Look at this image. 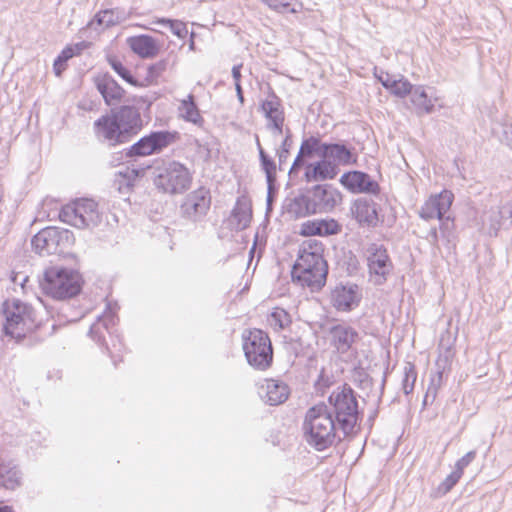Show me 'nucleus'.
<instances>
[{
  "mask_svg": "<svg viewBox=\"0 0 512 512\" xmlns=\"http://www.w3.org/2000/svg\"><path fill=\"white\" fill-rule=\"evenodd\" d=\"M2 312L5 316L3 332L6 336L23 339L26 333L38 327L36 311L32 305L13 298L2 303Z\"/></svg>",
  "mask_w": 512,
  "mask_h": 512,
  "instance_id": "5",
  "label": "nucleus"
},
{
  "mask_svg": "<svg viewBox=\"0 0 512 512\" xmlns=\"http://www.w3.org/2000/svg\"><path fill=\"white\" fill-rule=\"evenodd\" d=\"M260 110L267 120V123L276 119H285L284 108L281 99L271 90L268 97L260 104Z\"/></svg>",
  "mask_w": 512,
  "mask_h": 512,
  "instance_id": "27",
  "label": "nucleus"
},
{
  "mask_svg": "<svg viewBox=\"0 0 512 512\" xmlns=\"http://www.w3.org/2000/svg\"><path fill=\"white\" fill-rule=\"evenodd\" d=\"M270 327L278 332L286 329L292 323L291 315L281 307H275L267 317Z\"/></svg>",
  "mask_w": 512,
  "mask_h": 512,
  "instance_id": "34",
  "label": "nucleus"
},
{
  "mask_svg": "<svg viewBox=\"0 0 512 512\" xmlns=\"http://www.w3.org/2000/svg\"><path fill=\"white\" fill-rule=\"evenodd\" d=\"M499 210L502 212V218L512 219V200L504 204Z\"/></svg>",
  "mask_w": 512,
  "mask_h": 512,
  "instance_id": "60",
  "label": "nucleus"
},
{
  "mask_svg": "<svg viewBox=\"0 0 512 512\" xmlns=\"http://www.w3.org/2000/svg\"><path fill=\"white\" fill-rule=\"evenodd\" d=\"M476 451L472 450L467 452L455 464V471L463 475L464 469L475 459Z\"/></svg>",
  "mask_w": 512,
  "mask_h": 512,
  "instance_id": "50",
  "label": "nucleus"
},
{
  "mask_svg": "<svg viewBox=\"0 0 512 512\" xmlns=\"http://www.w3.org/2000/svg\"><path fill=\"white\" fill-rule=\"evenodd\" d=\"M114 324V317L98 316L97 320L90 326L88 335L99 345H105V349L109 352V347L105 343L104 331L110 333V325Z\"/></svg>",
  "mask_w": 512,
  "mask_h": 512,
  "instance_id": "30",
  "label": "nucleus"
},
{
  "mask_svg": "<svg viewBox=\"0 0 512 512\" xmlns=\"http://www.w3.org/2000/svg\"><path fill=\"white\" fill-rule=\"evenodd\" d=\"M417 379L416 367L413 363L407 362L404 367V378L402 380V389L406 395L413 392Z\"/></svg>",
  "mask_w": 512,
  "mask_h": 512,
  "instance_id": "41",
  "label": "nucleus"
},
{
  "mask_svg": "<svg viewBox=\"0 0 512 512\" xmlns=\"http://www.w3.org/2000/svg\"><path fill=\"white\" fill-rule=\"evenodd\" d=\"M109 13L107 11H99L95 14L92 20H90L87 24V28H93V26L96 24L97 26L105 28V22L104 18H106V15Z\"/></svg>",
  "mask_w": 512,
  "mask_h": 512,
  "instance_id": "54",
  "label": "nucleus"
},
{
  "mask_svg": "<svg viewBox=\"0 0 512 512\" xmlns=\"http://www.w3.org/2000/svg\"><path fill=\"white\" fill-rule=\"evenodd\" d=\"M22 484V473L12 461H0V486L15 490Z\"/></svg>",
  "mask_w": 512,
  "mask_h": 512,
  "instance_id": "25",
  "label": "nucleus"
},
{
  "mask_svg": "<svg viewBox=\"0 0 512 512\" xmlns=\"http://www.w3.org/2000/svg\"><path fill=\"white\" fill-rule=\"evenodd\" d=\"M299 250H305V253L307 254H317V255H323L324 247L323 244L317 240H306L303 242V244L300 246Z\"/></svg>",
  "mask_w": 512,
  "mask_h": 512,
  "instance_id": "48",
  "label": "nucleus"
},
{
  "mask_svg": "<svg viewBox=\"0 0 512 512\" xmlns=\"http://www.w3.org/2000/svg\"><path fill=\"white\" fill-rule=\"evenodd\" d=\"M284 122L285 119H276L273 120V122L266 123V128L270 130L274 136L282 135L283 133H285Z\"/></svg>",
  "mask_w": 512,
  "mask_h": 512,
  "instance_id": "53",
  "label": "nucleus"
},
{
  "mask_svg": "<svg viewBox=\"0 0 512 512\" xmlns=\"http://www.w3.org/2000/svg\"><path fill=\"white\" fill-rule=\"evenodd\" d=\"M0 512H16L12 506L0 505Z\"/></svg>",
  "mask_w": 512,
  "mask_h": 512,
  "instance_id": "64",
  "label": "nucleus"
},
{
  "mask_svg": "<svg viewBox=\"0 0 512 512\" xmlns=\"http://www.w3.org/2000/svg\"><path fill=\"white\" fill-rule=\"evenodd\" d=\"M93 83L110 111L93 123L96 139L108 147L131 142L143 129L144 121L137 104L145 103L149 109L155 98L134 96L126 99L127 104L119 105L125 97V90L108 72L93 77Z\"/></svg>",
  "mask_w": 512,
  "mask_h": 512,
  "instance_id": "1",
  "label": "nucleus"
},
{
  "mask_svg": "<svg viewBox=\"0 0 512 512\" xmlns=\"http://www.w3.org/2000/svg\"><path fill=\"white\" fill-rule=\"evenodd\" d=\"M72 58L70 48H64L55 58L53 63V71L57 77H60L67 68V62Z\"/></svg>",
  "mask_w": 512,
  "mask_h": 512,
  "instance_id": "44",
  "label": "nucleus"
},
{
  "mask_svg": "<svg viewBox=\"0 0 512 512\" xmlns=\"http://www.w3.org/2000/svg\"><path fill=\"white\" fill-rule=\"evenodd\" d=\"M243 351L249 365L264 371L273 362V347L269 335L261 329L245 330L242 334Z\"/></svg>",
  "mask_w": 512,
  "mask_h": 512,
  "instance_id": "8",
  "label": "nucleus"
},
{
  "mask_svg": "<svg viewBox=\"0 0 512 512\" xmlns=\"http://www.w3.org/2000/svg\"><path fill=\"white\" fill-rule=\"evenodd\" d=\"M293 134L290 128L285 129V137L279 146V148L276 150V155L278 157V168L279 170H283L284 164L287 162L289 155H290V149L293 144L292 140Z\"/></svg>",
  "mask_w": 512,
  "mask_h": 512,
  "instance_id": "38",
  "label": "nucleus"
},
{
  "mask_svg": "<svg viewBox=\"0 0 512 512\" xmlns=\"http://www.w3.org/2000/svg\"><path fill=\"white\" fill-rule=\"evenodd\" d=\"M167 65L168 61L166 59H161L153 64H150L147 67L146 77L141 83L145 84V87L155 83L161 74L166 70Z\"/></svg>",
  "mask_w": 512,
  "mask_h": 512,
  "instance_id": "40",
  "label": "nucleus"
},
{
  "mask_svg": "<svg viewBox=\"0 0 512 512\" xmlns=\"http://www.w3.org/2000/svg\"><path fill=\"white\" fill-rule=\"evenodd\" d=\"M502 212L499 207L491 208L489 211L484 212L481 217L483 226H488V234L496 237L501 228Z\"/></svg>",
  "mask_w": 512,
  "mask_h": 512,
  "instance_id": "36",
  "label": "nucleus"
},
{
  "mask_svg": "<svg viewBox=\"0 0 512 512\" xmlns=\"http://www.w3.org/2000/svg\"><path fill=\"white\" fill-rule=\"evenodd\" d=\"M211 201L210 190L201 186L185 195L179 207L180 216L194 224L202 222L210 210Z\"/></svg>",
  "mask_w": 512,
  "mask_h": 512,
  "instance_id": "12",
  "label": "nucleus"
},
{
  "mask_svg": "<svg viewBox=\"0 0 512 512\" xmlns=\"http://www.w3.org/2000/svg\"><path fill=\"white\" fill-rule=\"evenodd\" d=\"M341 231V225L335 219L309 220L301 225L302 236H330Z\"/></svg>",
  "mask_w": 512,
  "mask_h": 512,
  "instance_id": "22",
  "label": "nucleus"
},
{
  "mask_svg": "<svg viewBox=\"0 0 512 512\" xmlns=\"http://www.w3.org/2000/svg\"><path fill=\"white\" fill-rule=\"evenodd\" d=\"M107 62L113 71L125 82L134 87H145V84L140 83L131 71L122 63L117 56L107 55Z\"/></svg>",
  "mask_w": 512,
  "mask_h": 512,
  "instance_id": "33",
  "label": "nucleus"
},
{
  "mask_svg": "<svg viewBox=\"0 0 512 512\" xmlns=\"http://www.w3.org/2000/svg\"><path fill=\"white\" fill-rule=\"evenodd\" d=\"M374 76L381 83V85L383 87H384V84L386 83V81L389 83L392 79L389 73H387L383 70L378 71L377 67L374 68Z\"/></svg>",
  "mask_w": 512,
  "mask_h": 512,
  "instance_id": "58",
  "label": "nucleus"
},
{
  "mask_svg": "<svg viewBox=\"0 0 512 512\" xmlns=\"http://www.w3.org/2000/svg\"><path fill=\"white\" fill-rule=\"evenodd\" d=\"M79 271L59 266L45 269L40 287L43 293L54 300L65 301L78 296L83 288Z\"/></svg>",
  "mask_w": 512,
  "mask_h": 512,
  "instance_id": "4",
  "label": "nucleus"
},
{
  "mask_svg": "<svg viewBox=\"0 0 512 512\" xmlns=\"http://www.w3.org/2000/svg\"><path fill=\"white\" fill-rule=\"evenodd\" d=\"M442 384H443L442 380H439L436 377L431 378L430 384L428 386V390L430 391V393H432V401L435 400L438 389L442 386Z\"/></svg>",
  "mask_w": 512,
  "mask_h": 512,
  "instance_id": "57",
  "label": "nucleus"
},
{
  "mask_svg": "<svg viewBox=\"0 0 512 512\" xmlns=\"http://www.w3.org/2000/svg\"><path fill=\"white\" fill-rule=\"evenodd\" d=\"M251 219V210L246 207V205L240 204L238 201L231 212L229 225L231 229L235 231H242L249 226Z\"/></svg>",
  "mask_w": 512,
  "mask_h": 512,
  "instance_id": "29",
  "label": "nucleus"
},
{
  "mask_svg": "<svg viewBox=\"0 0 512 512\" xmlns=\"http://www.w3.org/2000/svg\"><path fill=\"white\" fill-rule=\"evenodd\" d=\"M362 289L356 283L339 282L330 291V304L338 312H351L362 301Z\"/></svg>",
  "mask_w": 512,
  "mask_h": 512,
  "instance_id": "14",
  "label": "nucleus"
},
{
  "mask_svg": "<svg viewBox=\"0 0 512 512\" xmlns=\"http://www.w3.org/2000/svg\"><path fill=\"white\" fill-rule=\"evenodd\" d=\"M493 132L498 136L501 143L512 150V124L499 123L493 128Z\"/></svg>",
  "mask_w": 512,
  "mask_h": 512,
  "instance_id": "43",
  "label": "nucleus"
},
{
  "mask_svg": "<svg viewBox=\"0 0 512 512\" xmlns=\"http://www.w3.org/2000/svg\"><path fill=\"white\" fill-rule=\"evenodd\" d=\"M179 109L185 121L197 126L203 125L204 118L200 114L194 95L189 94L186 99L182 100Z\"/></svg>",
  "mask_w": 512,
  "mask_h": 512,
  "instance_id": "31",
  "label": "nucleus"
},
{
  "mask_svg": "<svg viewBox=\"0 0 512 512\" xmlns=\"http://www.w3.org/2000/svg\"><path fill=\"white\" fill-rule=\"evenodd\" d=\"M380 205L373 199L360 197L355 199L350 206L352 218L362 228L373 229L383 222L379 216Z\"/></svg>",
  "mask_w": 512,
  "mask_h": 512,
  "instance_id": "17",
  "label": "nucleus"
},
{
  "mask_svg": "<svg viewBox=\"0 0 512 512\" xmlns=\"http://www.w3.org/2000/svg\"><path fill=\"white\" fill-rule=\"evenodd\" d=\"M181 135L176 130H157L141 137L130 147L124 149L127 159L136 160L141 157L162 153L166 148L178 142Z\"/></svg>",
  "mask_w": 512,
  "mask_h": 512,
  "instance_id": "9",
  "label": "nucleus"
},
{
  "mask_svg": "<svg viewBox=\"0 0 512 512\" xmlns=\"http://www.w3.org/2000/svg\"><path fill=\"white\" fill-rule=\"evenodd\" d=\"M87 43L85 41L73 44V45H67L65 48H70V52L72 53V57L79 55L84 48L87 47Z\"/></svg>",
  "mask_w": 512,
  "mask_h": 512,
  "instance_id": "59",
  "label": "nucleus"
},
{
  "mask_svg": "<svg viewBox=\"0 0 512 512\" xmlns=\"http://www.w3.org/2000/svg\"><path fill=\"white\" fill-rule=\"evenodd\" d=\"M60 219L77 228H94L102 222V213L93 199L82 198L64 206Z\"/></svg>",
  "mask_w": 512,
  "mask_h": 512,
  "instance_id": "11",
  "label": "nucleus"
},
{
  "mask_svg": "<svg viewBox=\"0 0 512 512\" xmlns=\"http://www.w3.org/2000/svg\"><path fill=\"white\" fill-rule=\"evenodd\" d=\"M332 346L341 354L347 353L359 339L358 332L346 324H336L329 328Z\"/></svg>",
  "mask_w": 512,
  "mask_h": 512,
  "instance_id": "21",
  "label": "nucleus"
},
{
  "mask_svg": "<svg viewBox=\"0 0 512 512\" xmlns=\"http://www.w3.org/2000/svg\"><path fill=\"white\" fill-rule=\"evenodd\" d=\"M357 397L354 389L346 383L335 388L328 397L329 414L342 431L343 438L354 436L363 419Z\"/></svg>",
  "mask_w": 512,
  "mask_h": 512,
  "instance_id": "3",
  "label": "nucleus"
},
{
  "mask_svg": "<svg viewBox=\"0 0 512 512\" xmlns=\"http://www.w3.org/2000/svg\"><path fill=\"white\" fill-rule=\"evenodd\" d=\"M283 209L293 219L304 218L314 214L308 192L284 201Z\"/></svg>",
  "mask_w": 512,
  "mask_h": 512,
  "instance_id": "24",
  "label": "nucleus"
},
{
  "mask_svg": "<svg viewBox=\"0 0 512 512\" xmlns=\"http://www.w3.org/2000/svg\"><path fill=\"white\" fill-rule=\"evenodd\" d=\"M259 163L266 177L267 190L271 191L276 186L277 169L279 168L275 160L266 151H260Z\"/></svg>",
  "mask_w": 512,
  "mask_h": 512,
  "instance_id": "32",
  "label": "nucleus"
},
{
  "mask_svg": "<svg viewBox=\"0 0 512 512\" xmlns=\"http://www.w3.org/2000/svg\"><path fill=\"white\" fill-rule=\"evenodd\" d=\"M152 180L155 188L164 194L178 195L186 192L193 180L191 171L185 164L176 161H163L154 167Z\"/></svg>",
  "mask_w": 512,
  "mask_h": 512,
  "instance_id": "6",
  "label": "nucleus"
},
{
  "mask_svg": "<svg viewBox=\"0 0 512 512\" xmlns=\"http://www.w3.org/2000/svg\"><path fill=\"white\" fill-rule=\"evenodd\" d=\"M326 142H322L319 137L310 136L308 138L303 139L299 152L301 155L306 158H312L314 155H318L319 157H323V146H325Z\"/></svg>",
  "mask_w": 512,
  "mask_h": 512,
  "instance_id": "35",
  "label": "nucleus"
},
{
  "mask_svg": "<svg viewBox=\"0 0 512 512\" xmlns=\"http://www.w3.org/2000/svg\"><path fill=\"white\" fill-rule=\"evenodd\" d=\"M291 275L302 286L310 288L311 291H319L326 284L328 264L323 255L307 254L305 250H299Z\"/></svg>",
  "mask_w": 512,
  "mask_h": 512,
  "instance_id": "7",
  "label": "nucleus"
},
{
  "mask_svg": "<svg viewBox=\"0 0 512 512\" xmlns=\"http://www.w3.org/2000/svg\"><path fill=\"white\" fill-rule=\"evenodd\" d=\"M308 158H306L305 156L301 155L300 152H298L297 156L295 157L291 167H290V170L288 172L289 176L290 177H293L295 175H297V173L302 169H306V165L308 164L306 162Z\"/></svg>",
  "mask_w": 512,
  "mask_h": 512,
  "instance_id": "52",
  "label": "nucleus"
},
{
  "mask_svg": "<svg viewBox=\"0 0 512 512\" xmlns=\"http://www.w3.org/2000/svg\"><path fill=\"white\" fill-rule=\"evenodd\" d=\"M153 23L169 27L171 32L180 39H184L188 34L187 26L180 20H173L169 18H157Z\"/></svg>",
  "mask_w": 512,
  "mask_h": 512,
  "instance_id": "39",
  "label": "nucleus"
},
{
  "mask_svg": "<svg viewBox=\"0 0 512 512\" xmlns=\"http://www.w3.org/2000/svg\"><path fill=\"white\" fill-rule=\"evenodd\" d=\"M453 357L454 350L451 346H447L445 348L440 346L439 355L435 362L436 369H441L442 371H450Z\"/></svg>",
  "mask_w": 512,
  "mask_h": 512,
  "instance_id": "42",
  "label": "nucleus"
},
{
  "mask_svg": "<svg viewBox=\"0 0 512 512\" xmlns=\"http://www.w3.org/2000/svg\"><path fill=\"white\" fill-rule=\"evenodd\" d=\"M307 192L314 214L331 212L342 202L341 192L331 184H316Z\"/></svg>",
  "mask_w": 512,
  "mask_h": 512,
  "instance_id": "16",
  "label": "nucleus"
},
{
  "mask_svg": "<svg viewBox=\"0 0 512 512\" xmlns=\"http://www.w3.org/2000/svg\"><path fill=\"white\" fill-rule=\"evenodd\" d=\"M339 171L334 162L326 157H320V160L306 165L303 177L307 183L321 182L334 179Z\"/></svg>",
  "mask_w": 512,
  "mask_h": 512,
  "instance_id": "20",
  "label": "nucleus"
},
{
  "mask_svg": "<svg viewBox=\"0 0 512 512\" xmlns=\"http://www.w3.org/2000/svg\"><path fill=\"white\" fill-rule=\"evenodd\" d=\"M337 427V423L329 414L327 404L321 402L306 411L302 431L309 446L316 451H324L343 439L338 436Z\"/></svg>",
  "mask_w": 512,
  "mask_h": 512,
  "instance_id": "2",
  "label": "nucleus"
},
{
  "mask_svg": "<svg viewBox=\"0 0 512 512\" xmlns=\"http://www.w3.org/2000/svg\"><path fill=\"white\" fill-rule=\"evenodd\" d=\"M263 3L268 5L271 9L279 12H295L293 8H291L290 0H261Z\"/></svg>",
  "mask_w": 512,
  "mask_h": 512,
  "instance_id": "47",
  "label": "nucleus"
},
{
  "mask_svg": "<svg viewBox=\"0 0 512 512\" xmlns=\"http://www.w3.org/2000/svg\"><path fill=\"white\" fill-rule=\"evenodd\" d=\"M290 394L287 384L277 380H268L266 384V394L263 397L265 402L271 406H277L284 403Z\"/></svg>",
  "mask_w": 512,
  "mask_h": 512,
  "instance_id": "26",
  "label": "nucleus"
},
{
  "mask_svg": "<svg viewBox=\"0 0 512 512\" xmlns=\"http://www.w3.org/2000/svg\"><path fill=\"white\" fill-rule=\"evenodd\" d=\"M384 88L388 90L392 95L404 98L412 93L413 85L409 80L402 77L400 79H391V81L384 84Z\"/></svg>",
  "mask_w": 512,
  "mask_h": 512,
  "instance_id": "37",
  "label": "nucleus"
},
{
  "mask_svg": "<svg viewBox=\"0 0 512 512\" xmlns=\"http://www.w3.org/2000/svg\"><path fill=\"white\" fill-rule=\"evenodd\" d=\"M366 261L373 283L378 286L385 284L394 268L387 248L383 244H369L366 248Z\"/></svg>",
  "mask_w": 512,
  "mask_h": 512,
  "instance_id": "13",
  "label": "nucleus"
},
{
  "mask_svg": "<svg viewBox=\"0 0 512 512\" xmlns=\"http://www.w3.org/2000/svg\"><path fill=\"white\" fill-rule=\"evenodd\" d=\"M286 349L290 353H292L295 357H298L301 352V349H302L301 340L299 338L298 339L291 338L289 342H286Z\"/></svg>",
  "mask_w": 512,
  "mask_h": 512,
  "instance_id": "55",
  "label": "nucleus"
},
{
  "mask_svg": "<svg viewBox=\"0 0 512 512\" xmlns=\"http://www.w3.org/2000/svg\"><path fill=\"white\" fill-rule=\"evenodd\" d=\"M453 200V193L446 189L438 194L431 195L419 211L420 218L424 220L437 218L441 222L440 229H448V222L451 217L446 216V213L450 210Z\"/></svg>",
  "mask_w": 512,
  "mask_h": 512,
  "instance_id": "15",
  "label": "nucleus"
},
{
  "mask_svg": "<svg viewBox=\"0 0 512 512\" xmlns=\"http://www.w3.org/2000/svg\"><path fill=\"white\" fill-rule=\"evenodd\" d=\"M462 477L461 474L456 472L455 470L452 471L438 486L437 490L440 494L445 495L448 492H450L453 487L458 483L460 478Z\"/></svg>",
  "mask_w": 512,
  "mask_h": 512,
  "instance_id": "46",
  "label": "nucleus"
},
{
  "mask_svg": "<svg viewBox=\"0 0 512 512\" xmlns=\"http://www.w3.org/2000/svg\"><path fill=\"white\" fill-rule=\"evenodd\" d=\"M72 231L59 227H46L35 234L31 240L33 250L39 255H62L74 244Z\"/></svg>",
  "mask_w": 512,
  "mask_h": 512,
  "instance_id": "10",
  "label": "nucleus"
},
{
  "mask_svg": "<svg viewBox=\"0 0 512 512\" xmlns=\"http://www.w3.org/2000/svg\"><path fill=\"white\" fill-rule=\"evenodd\" d=\"M127 44L133 53L143 59H150L159 53V46L155 38L141 34L127 39Z\"/></svg>",
  "mask_w": 512,
  "mask_h": 512,
  "instance_id": "23",
  "label": "nucleus"
},
{
  "mask_svg": "<svg viewBox=\"0 0 512 512\" xmlns=\"http://www.w3.org/2000/svg\"><path fill=\"white\" fill-rule=\"evenodd\" d=\"M334 383L333 376L328 375L324 368L321 369L317 380L314 383V389L317 394L323 396L327 389H329Z\"/></svg>",
  "mask_w": 512,
  "mask_h": 512,
  "instance_id": "45",
  "label": "nucleus"
},
{
  "mask_svg": "<svg viewBox=\"0 0 512 512\" xmlns=\"http://www.w3.org/2000/svg\"><path fill=\"white\" fill-rule=\"evenodd\" d=\"M241 68H242L241 64L234 65L232 67V77H233L235 83H240V80H241Z\"/></svg>",
  "mask_w": 512,
  "mask_h": 512,
  "instance_id": "61",
  "label": "nucleus"
},
{
  "mask_svg": "<svg viewBox=\"0 0 512 512\" xmlns=\"http://www.w3.org/2000/svg\"><path fill=\"white\" fill-rule=\"evenodd\" d=\"M323 157L334 162L336 166H352L358 163L356 148L346 141L326 142L323 146Z\"/></svg>",
  "mask_w": 512,
  "mask_h": 512,
  "instance_id": "19",
  "label": "nucleus"
},
{
  "mask_svg": "<svg viewBox=\"0 0 512 512\" xmlns=\"http://www.w3.org/2000/svg\"><path fill=\"white\" fill-rule=\"evenodd\" d=\"M109 14L104 18L105 28H109L120 23L121 19L118 15H116V11L114 9H105Z\"/></svg>",
  "mask_w": 512,
  "mask_h": 512,
  "instance_id": "56",
  "label": "nucleus"
},
{
  "mask_svg": "<svg viewBox=\"0 0 512 512\" xmlns=\"http://www.w3.org/2000/svg\"><path fill=\"white\" fill-rule=\"evenodd\" d=\"M410 96L411 102L415 106L417 115L421 116L423 114H431L434 112V104L431 98L428 97V94L423 86H413Z\"/></svg>",
  "mask_w": 512,
  "mask_h": 512,
  "instance_id": "28",
  "label": "nucleus"
},
{
  "mask_svg": "<svg viewBox=\"0 0 512 512\" xmlns=\"http://www.w3.org/2000/svg\"><path fill=\"white\" fill-rule=\"evenodd\" d=\"M344 264L346 265V270L349 275L355 274L359 269L358 258L352 251H349L348 254L345 255Z\"/></svg>",
  "mask_w": 512,
  "mask_h": 512,
  "instance_id": "51",
  "label": "nucleus"
},
{
  "mask_svg": "<svg viewBox=\"0 0 512 512\" xmlns=\"http://www.w3.org/2000/svg\"><path fill=\"white\" fill-rule=\"evenodd\" d=\"M119 174L125 179V184L128 187H132L135 181L143 176L144 171L142 169L127 168L125 172H120Z\"/></svg>",
  "mask_w": 512,
  "mask_h": 512,
  "instance_id": "49",
  "label": "nucleus"
},
{
  "mask_svg": "<svg viewBox=\"0 0 512 512\" xmlns=\"http://www.w3.org/2000/svg\"><path fill=\"white\" fill-rule=\"evenodd\" d=\"M277 192V188L274 186V188L270 191L268 190L267 191V199H266V202H267V213H269L271 210H272V201H273V198H274V193Z\"/></svg>",
  "mask_w": 512,
  "mask_h": 512,
  "instance_id": "62",
  "label": "nucleus"
},
{
  "mask_svg": "<svg viewBox=\"0 0 512 512\" xmlns=\"http://www.w3.org/2000/svg\"><path fill=\"white\" fill-rule=\"evenodd\" d=\"M235 90L237 94V98L241 104L244 103V95H243V89L241 86V83H235Z\"/></svg>",
  "mask_w": 512,
  "mask_h": 512,
  "instance_id": "63",
  "label": "nucleus"
},
{
  "mask_svg": "<svg viewBox=\"0 0 512 512\" xmlns=\"http://www.w3.org/2000/svg\"><path fill=\"white\" fill-rule=\"evenodd\" d=\"M340 184L353 194H369L377 196L381 188L379 183L368 173L360 170H351L342 174Z\"/></svg>",
  "mask_w": 512,
  "mask_h": 512,
  "instance_id": "18",
  "label": "nucleus"
}]
</instances>
